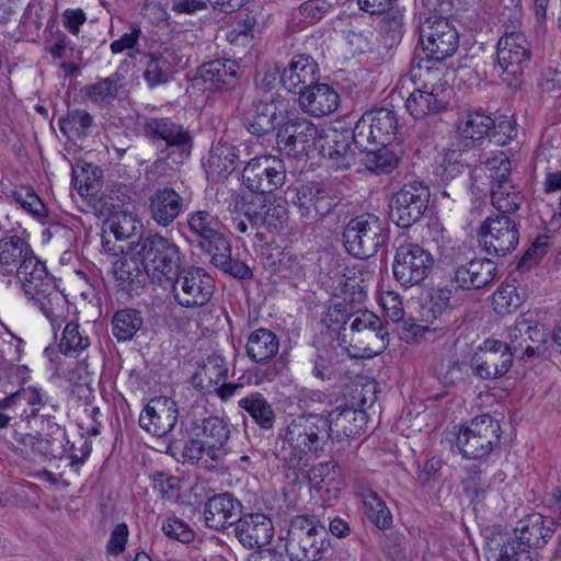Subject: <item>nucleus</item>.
<instances>
[{"label":"nucleus","mask_w":561,"mask_h":561,"mask_svg":"<svg viewBox=\"0 0 561 561\" xmlns=\"http://www.w3.org/2000/svg\"><path fill=\"white\" fill-rule=\"evenodd\" d=\"M500 439V424L490 415H480L459 427L455 444L467 458H482Z\"/></svg>","instance_id":"423d86ee"},{"label":"nucleus","mask_w":561,"mask_h":561,"mask_svg":"<svg viewBox=\"0 0 561 561\" xmlns=\"http://www.w3.org/2000/svg\"><path fill=\"white\" fill-rule=\"evenodd\" d=\"M241 508L240 501L229 493L214 495L204 508L205 523L209 528L225 529L238 519Z\"/></svg>","instance_id":"2f4dec72"},{"label":"nucleus","mask_w":561,"mask_h":561,"mask_svg":"<svg viewBox=\"0 0 561 561\" xmlns=\"http://www.w3.org/2000/svg\"><path fill=\"white\" fill-rule=\"evenodd\" d=\"M530 59V43L527 37L520 32H505L497 42L493 72L507 88L516 90L524 82L525 69Z\"/></svg>","instance_id":"f03ea898"},{"label":"nucleus","mask_w":561,"mask_h":561,"mask_svg":"<svg viewBox=\"0 0 561 561\" xmlns=\"http://www.w3.org/2000/svg\"><path fill=\"white\" fill-rule=\"evenodd\" d=\"M319 68L314 59L305 54L293 57L289 65L283 70L280 83L289 92L298 93L318 81Z\"/></svg>","instance_id":"a878e982"},{"label":"nucleus","mask_w":561,"mask_h":561,"mask_svg":"<svg viewBox=\"0 0 561 561\" xmlns=\"http://www.w3.org/2000/svg\"><path fill=\"white\" fill-rule=\"evenodd\" d=\"M447 105L445 95L431 93L430 91L415 89L405 102L407 110L416 118H423L431 114H436Z\"/></svg>","instance_id":"49530a36"},{"label":"nucleus","mask_w":561,"mask_h":561,"mask_svg":"<svg viewBox=\"0 0 561 561\" xmlns=\"http://www.w3.org/2000/svg\"><path fill=\"white\" fill-rule=\"evenodd\" d=\"M332 128L319 129L312 122L307 118L289 119L283 127L286 140H321L330 138Z\"/></svg>","instance_id":"603ef678"},{"label":"nucleus","mask_w":561,"mask_h":561,"mask_svg":"<svg viewBox=\"0 0 561 561\" xmlns=\"http://www.w3.org/2000/svg\"><path fill=\"white\" fill-rule=\"evenodd\" d=\"M341 300L328 308L325 322L329 327L343 325L352 317V309L365 301L367 291L363 280L342 279L336 288Z\"/></svg>","instance_id":"6ab92c4d"},{"label":"nucleus","mask_w":561,"mask_h":561,"mask_svg":"<svg viewBox=\"0 0 561 561\" xmlns=\"http://www.w3.org/2000/svg\"><path fill=\"white\" fill-rule=\"evenodd\" d=\"M139 311L126 308L117 311L112 319V332L118 341H129L142 327Z\"/></svg>","instance_id":"864d4df0"},{"label":"nucleus","mask_w":561,"mask_h":561,"mask_svg":"<svg viewBox=\"0 0 561 561\" xmlns=\"http://www.w3.org/2000/svg\"><path fill=\"white\" fill-rule=\"evenodd\" d=\"M287 178L286 167L275 156H260L251 159L242 171L244 185L253 192L264 195L280 188Z\"/></svg>","instance_id":"9b49d317"},{"label":"nucleus","mask_w":561,"mask_h":561,"mask_svg":"<svg viewBox=\"0 0 561 561\" xmlns=\"http://www.w3.org/2000/svg\"><path fill=\"white\" fill-rule=\"evenodd\" d=\"M231 248L229 242L227 241V251L219 252L214 251L210 255L211 262L216 265L221 267L224 271L228 272L229 274L233 275L238 278H247L251 276V270L242 262L240 261H233L231 260Z\"/></svg>","instance_id":"774afa93"},{"label":"nucleus","mask_w":561,"mask_h":561,"mask_svg":"<svg viewBox=\"0 0 561 561\" xmlns=\"http://www.w3.org/2000/svg\"><path fill=\"white\" fill-rule=\"evenodd\" d=\"M485 175L491 180L492 186L510 181L511 161L503 151L492 152L484 162Z\"/></svg>","instance_id":"e2e57ef3"},{"label":"nucleus","mask_w":561,"mask_h":561,"mask_svg":"<svg viewBox=\"0 0 561 561\" xmlns=\"http://www.w3.org/2000/svg\"><path fill=\"white\" fill-rule=\"evenodd\" d=\"M298 94L301 110L316 117L334 112L340 101L337 92L327 83L316 82L306 90H299Z\"/></svg>","instance_id":"7c9ffc66"},{"label":"nucleus","mask_w":561,"mask_h":561,"mask_svg":"<svg viewBox=\"0 0 561 561\" xmlns=\"http://www.w3.org/2000/svg\"><path fill=\"white\" fill-rule=\"evenodd\" d=\"M142 228L136 214L115 210L104 222L102 245L105 252L116 256L123 252V245L116 244L130 239Z\"/></svg>","instance_id":"aec40b11"},{"label":"nucleus","mask_w":561,"mask_h":561,"mask_svg":"<svg viewBox=\"0 0 561 561\" xmlns=\"http://www.w3.org/2000/svg\"><path fill=\"white\" fill-rule=\"evenodd\" d=\"M49 402L48 394L42 389L30 386L0 401V410H21L19 415L23 419L35 416Z\"/></svg>","instance_id":"f704fd0d"},{"label":"nucleus","mask_w":561,"mask_h":561,"mask_svg":"<svg viewBox=\"0 0 561 561\" xmlns=\"http://www.w3.org/2000/svg\"><path fill=\"white\" fill-rule=\"evenodd\" d=\"M552 522L539 513L522 518L513 536L528 550L543 547L552 535Z\"/></svg>","instance_id":"473e14b6"},{"label":"nucleus","mask_w":561,"mask_h":561,"mask_svg":"<svg viewBox=\"0 0 561 561\" xmlns=\"http://www.w3.org/2000/svg\"><path fill=\"white\" fill-rule=\"evenodd\" d=\"M459 299L456 297V290L447 285H438L432 289L428 301L423 309L425 316L434 323L440 325V319L459 307Z\"/></svg>","instance_id":"a18cd8bd"},{"label":"nucleus","mask_w":561,"mask_h":561,"mask_svg":"<svg viewBox=\"0 0 561 561\" xmlns=\"http://www.w3.org/2000/svg\"><path fill=\"white\" fill-rule=\"evenodd\" d=\"M238 405L244 410L261 428L270 430L273 427L275 412L262 393L252 392L241 398Z\"/></svg>","instance_id":"de8ad7c7"},{"label":"nucleus","mask_w":561,"mask_h":561,"mask_svg":"<svg viewBox=\"0 0 561 561\" xmlns=\"http://www.w3.org/2000/svg\"><path fill=\"white\" fill-rule=\"evenodd\" d=\"M202 431V439L208 448V454H211V460L221 461L229 453L230 428L228 422L217 416L208 417L204 420Z\"/></svg>","instance_id":"e433bc0d"},{"label":"nucleus","mask_w":561,"mask_h":561,"mask_svg":"<svg viewBox=\"0 0 561 561\" xmlns=\"http://www.w3.org/2000/svg\"><path fill=\"white\" fill-rule=\"evenodd\" d=\"M423 322L417 323L413 320H407L402 323L399 330V336L402 341L408 344H417L428 334L437 333L442 331V327L438 323H434L430 316L423 313Z\"/></svg>","instance_id":"4d7b16f0"},{"label":"nucleus","mask_w":561,"mask_h":561,"mask_svg":"<svg viewBox=\"0 0 561 561\" xmlns=\"http://www.w3.org/2000/svg\"><path fill=\"white\" fill-rule=\"evenodd\" d=\"M433 264L432 254L421 245L415 243L402 244L396 250L392 273L401 286L411 288L427 278Z\"/></svg>","instance_id":"1a4fd4ad"},{"label":"nucleus","mask_w":561,"mask_h":561,"mask_svg":"<svg viewBox=\"0 0 561 561\" xmlns=\"http://www.w3.org/2000/svg\"><path fill=\"white\" fill-rule=\"evenodd\" d=\"M359 142H327L322 145L320 153L334 169H347L355 161L354 148L358 149L359 160L367 169L376 172H389L397 167L402 148L400 142H367L358 147Z\"/></svg>","instance_id":"f257e3e1"},{"label":"nucleus","mask_w":561,"mask_h":561,"mask_svg":"<svg viewBox=\"0 0 561 561\" xmlns=\"http://www.w3.org/2000/svg\"><path fill=\"white\" fill-rule=\"evenodd\" d=\"M279 348L275 333L267 329H256L248 337L247 355L255 363H265L273 358Z\"/></svg>","instance_id":"c03bdc74"},{"label":"nucleus","mask_w":561,"mask_h":561,"mask_svg":"<svg viewBox=\"0 0 561 561\" xmlns=\"http://www.w3.org/2000/svg\"><path fill=\"white\" fill-rule=\"evenodd\" d=\"M90 346L88 335L79 331V325L73 322L66 324L59 342V350L66 356L77 357Z\"/></svg>","instance_id":"13d9d810"},{"label":"nucleus","mask_w":561,"mask_h":561,"mask_svg":"<svg viewBox=\"0 0 561 561\" xmlns=\"http://www.w3.org/2000/svg\"><path fill=\"white\" fill-rule=\"evenodd\" d=\"M488 561H533L531 553L512 534L491 536L485 530Z\"/></svg>","instance_id":"72a5a7b5"},{"label":"nucleus","mask_w":561,"mask_h":561,"mask_svg":"<svg viewBox=\"0 0 561 561\" xmlns=\"http://www.w3.org/2000/svg\"><path fill=\"white\" fill-rule=\"evenodd\" d=\"M102 183V170L92 162L78 160L72 163V185L80 196L87 198L98 193Z\"/></svg>","instance_id":"37998d69"},{"label":"nucleus","mask_w":561,"mask_h":561,"mask_svg":"<svg viewBox=\"0 0 561 561\" xmlns=\"http://www.w3.org/2000/svg\"><path fill=\"white\" fill-rule=\"evenodd\" d=\"M492 204L502 213H515L523 203L520 192L511 183L495 184L491 187Z\"/></svg>","instance_id":"6e6d98bb"},{"label":"nucleus","mask_w":561,"mask_h":561,"mask_svg":"<svg viewBox=\"0 0 561 561\" xmlns=\"http://www.w3.org/2000/svg\"><path fill=\"white\" fill-rule=\"evenodd\" d=\"M32 301L49 321L54 331L59 329L68 318L69 305L65 295L58 289L57 284L41 296H35Z\"/></svg>","instance_id":"4c0bfd02"},{"label":"nucleus","mask_w":561,"mask_h":561,"mask_svg":"<svg viewBox=\"0 0 561 561\" xmlns=\"http://www.w3.org/2000/svg\"><path fill=\"white\" fill-rule=\"evenodd\" d=\"M311 488L318 492L323 503L331 504L340 497L344 488V478L341 469L331 462H321L314 466L309 474Z\"/></svg>","instance_id":"c756f323"},{"label":"nucleus","mask_w":561,"mask_h":561,"mask_svg":"<svg viewBox=\"0 0 561 561\" xmlns=\"http://www.w3.org/2000/svg\"><path fill=\"white\" fill-rule=\"evenodd\" d=\"M28 242L19 236L0 239V272L2 274L18 273L19 265L33 255Z\"/></svg>","instance_id":"ea45409f"},{"label":"nucleus","mask_w":561,"mask_h":561,"mask_svg":"<svg viewBox=\"0 0 561 561\" xmlns=\"http://www.w3.org/2000/svg\"><path fill=\"white\" fill-rule=\"evenodd\" d=\"M495 263L485 257L472 259L455 268L454 282L463 290L479 289L496 276Z\"/></svg>","instance_id":"cd10ccee"},{"label":"nucleus","mask_w":561,"mask_h":561,"mask_svg":"<svg viewBox=\"0 0 561 561\" xmlns=\"http://www.w3.org/2000/svg\"><path fill=\"white\" fill-rule=\"evenodd\" d=\"M59 127L68 139L89 137L94 128L93 117L83 110H73L59 119Z\"/></svg>","instance_id":"3c124183"},{"label":"nucleus","mask_w":561,"mask_h":561,"mask_svg":"<svg viewBox=\"0 0 561 561\" xmlns=\"http://www.w3.org/2000/svg\"><path fill=\"white\" fill-rule=\"evenodd\" d=\"M320 531H324V526L314 518L304 515L293 518L285 537V548L290 559L308 561Z\"/></svg>","instance_id":"f3484780"},{"label":"nucleus","mask_w":561,"mask_h":561,"mask_svg":"<svg viewBox=\"0 0 561 561\" xmlns=\"http://www.w3.org/2000/svg\"><path fill=\"white\" fill-rule=\"evenodd\" d=\"M425 239L436 244L439 255L444 260H453L455 255V247L451 244V238L446 229L438 221H434L427 226Z\"/></svg>","instance_id":"0e129e2a"},{"label":"nucleus","mask_w":561,"mask_h":561,"mask_svg":"<svg viewBox=\"0 0 561 561\" xmlns=\"http://www.w3.org/2000/svg\"><path fill=\"white\" fill-rule=\"evenodd\" d=\"M142 270L152 278H171L180 268L182 256L179 247L160 234L141 239L135 247Z\"/></svg>","instance_id":"20e7f679"},{"label":"nucleus","mask_w":561,"mask_h":561,"mask_svg":"<svg viewBox=\"0 0 561 561\" xmlns=\"http://www.w3.org/2000/svg\"><path fill=\"white\" fill-rule=\"evenodd\" d=\"M175 300L183 307L193 308L206 305L214 294V280L199 267L181 272L174 285Z\"/></svg>","instance_id":"2eb2a0df"},{"label":"nucleus","mask_w":561,"mask_h":561,"mask_svg":"<svg viewBox=\"0 0 561 561\" xmlns=\"http://www.w3.org/2000/svg\"><path fill=\"white\" fill-rule=\"evenodd\" d=\"M430 190L421 182L404 184L393 196L390 204V219L401 228L417 222L427 209Z\"/></svg>","instance_id":"9d476101"},{"label":"nucleus","mask_w":561,"mask_h":561,"mask_svg":"<svg viewBox=\"0 0 561 561\" xmlns=\"http://www.w3.org/2000/svg\"><path fill=\"white\" fill-rule=\"evenodd\" d=\"M457 131L462 140H483L486 137L514 140L518 137V125L507 117L496 123L483 113L468 112L459 118Z\"/></svg>","instance_id":"f8f14e48"},{"label":"nucleus","mask_w":561,"mask_h":561,"mask_svg":"<svg viewBox=\"0 0 561 561\" xmlns=\"http://www.w3.org/2000/svg\"><path fill=\"white\" fill-rule=\"evenodd\" d=\"M399 133L398 119L394 112L380 108L365 114L352 130V140H380L383 137L396 136Z\"/></svg>","instance_id":"b1692460"},{"label":"nucleus","mask_w":561,"mask_h":561,"mask_svg":"<svg viewBox=\"0 0 561 561\" xmlns=\"http://www.w3.org/2000/svg\"><path fill=\"white\" fill-rule=\"evenodd\" d=\"M241 73L240 65L231 59H214L198 67L199 78L206 88L215 91L234 89Z\"/></svg>","instance_id":"4be33fe9"},{"label":"nucleus","mask_w":561,"mask_h":561,"mask_svg":"<svg viewBox=\"0 0 561 561\" xmlns=\"http://www.w3.org/2000/svg\"><path fill=\"white\" fill-rule=\"evenodd\" d=\"M168 53H149L148 62L144 72V78L149 87L153 88L167 83L173 73L172 62Z\"/></svg>","instance_id":"8fccbe9b"},{"label":"nucleus","mask_w":561,"mask_h":561,"mask_svg":"<svg viewBox=\"0 0 561 561\" xmlns=\"http://www.w3.org/2000/svg\"><path fill=\"white\" fill-rule=\"evenodd\" d=\"M187 225L191 231L201 241V247L211 254L214 251L226 252L227 239L221 232V224L217 217L207 210H198L187 216Z\"/></svg>","instance_id":"412c9836"},{"label":"nucleus","mask_w":561,"mask_h":561,"mask_svg":"<svg viewBox=\"0 0 561 561\" xmlns=\"http://www.w3.org/2000/svg\"><path fill=\"white\" fill-rule=\"evenodd\" d=\"M240 150L233 142H211L208 156L203 160L207 174L221 176L234 169Z\"/></svg>","instance_id":"58836bf2"},{"label":"nucleus","mask_w":561,"mask_h":561,"mask_svg":"<svg viewBox=\"0 0 561 561\" xmlns=\"http://www.w3.org/2000/svg\"><path fill=\"white\" fill-rule=\"evenodd\" d=\"M236 536L247 548L262 547L272 540L274 527L270 517L261 513L247 514L238 519Z\"/></svg>","instance_id":"393cba45"},{"label":"nucleus","mask_w":561,"mask_h":561,"mask_svg":"<svg viewBox=\"0 0 561 561\" xmlns=\"http://www.w3.org/2000/svg\"><path fill=\"white\" fill-rule=\"evenodd\" d=\"M87 95L95 103L111 104L117 96V80L114 77L100 79L85 87Z\"/></svg>","instance_id":"69168bd1"},{"label":"nucleus","mask_w":561,"mask_h":561,"mask_svg":"<svg viewBox=\"0 0 561 561\" xmlns=\"http://www.w3.org/2000/svg\"><path fill=\"white\" fill-rule=\"evenodd\" d=\"M352 316H354V319L352 320L350 327L352 333L366 332L376 342H380L377 348H374V346H371V343L369 342L368 346H365L363 350H358L352 353L354 357L370 358L387 347L388 332L382 327V323L378 316L368 310L357 311L355 313L352 312Z\"/></svg>","instance_id":"c85d7f7f"},{"label":"nucleus","mask_w":561,"mask_h":561,"mask_svg":"<svg viewBox=\"0 0 561 561\" xmlns=\"http://www.w3.org/2000/svg\"><path fill=\"white\" fill-rule=\"evenodd\" d=\"M513 364V356L508 345L500 340H484L471 358L473 374L485 380L503 377Z\"/></svg>","instance_id":"ddd939ff"},{"label":"nucleus","mask_w":561,"mask_h":561,"mask_svg":"<svg viewBox=\"0 0 561 561\" xmlns=\"http://www.w3.org/2000/svg\"><path fill=\"white\" fill-rule=\"evenodd\" d=\"M362 497L370 522L378 528H388L392 523V516L386 503L373 491L364 492Z\"/></svg>","instance_id":"052dcab7"},{"label":"nucleus","mask_w":561,"mask_h":561,"mask_svg":"<svg viewBox=\"0 0 561 561\" xmlns=\"http://www.w3.org/2000/svg\"><path fill=\"white\" fill-rule=\"evenodd\" d=\"M515 222L503 215L488 217L478 230V241L488 254L505 255L518 244Z\"/></svg>","instance_id":"4468645a"},{"label":"nucleus","mask_w":561,"mask_h":561,"mask_svg":"<svg viewBox=\"0 0 561 561\" xmlns=\"http://www.w3.org/2000/svg\"><path fill=\"white\" fill-rule=\"evenodd\" d=\"M130 250L129 254L123 249L122 256L112 261V274L121 283L133 282L142 268L138 255L135 254V248Z\"/></svg>","instance_id":"680f3d73"},{"label":"nucleus","mask_w":561,"mask_h":561,"mask_svg":"<svg viewBox=\"0 0 561 561\" xmlns=\"http://www.w3.org/2000/svg\"><path fill=\"white\" fill-rule=\"evenodd\" d=\"M15 275L25 296L31 300H34L35 296H41L56 284L54 277L49 275L45 263L39 261L34 254L26 261H23L22 265H19Z\"/></svg>","instance_id":"bb28decb"},{"label":"nucleus","mask_w":561,"mask_h":561,"mask_svg":"<svg viewBox=\"0 0 561 561\" xmlns=\"http://www.w3.org/2000/svg\"><path fill=\"white\" fill-rule=\"evenodd\" d=\"M183 199L173 188L157 190L149 199L152 220L161 227H168L182 211Z\"/></svg>","instance_id":"c9c22d12"},{"label":"nucleus","mask_w":561,"mask_h":561,"mask_svg":"<svg viewBox=\"0 0 561 561\" xmlns=\"http://www.w3.org/2000/svg\"><path fill=\"white\" fill-rule=\"evenodd\" d=\"M378 304L385 314L393 322H399L403 319L404 309L400 295L390 289L381 287L377 297Z\"/></svg>","instance_id":"338daca9"},{"label":"nucleus","mask_w":561,"mask_h":561,"mask_svg":"<svg viewBox=\"0 0 561 561\" xmlns=\"http://www.w3.org/2000/svg\"><path fill=\"white\" fill-rule=\"evenodd\" d=\"M331 435L329 420L322 414L293 416L285 428L283 449H288L290 458H301L316 451Z\"/></svg>","instance_id":"7ed1b4c3"},{"label":"nucleus","mask_w":561,"mask_h":561,"mask_svg":"<svg viewBox=\"0 0 561 561\" xmlns=\"http://www.w3.org/2000/svg\"><path fill=\"white\" fill-rule=\"evenodd\" d=\"M526 299L525 291H520L514 284H502L492 297L493 310L497 314L515 312Z\"/></svg>","instance_id":"5fc2aeb1"},{"label":"nucleus","mask_w":561,"mask_h":561,"mask_svg":"<svg viewBox=\"0 0 561 561\" xmlns=\"http://www.w3.org/2000/svg\"><path fill=\"white\" fill-rule=\"evenodd\" d=\"M420 41L426 57L435 62L454 56L459 47V35L443 16L430 15L420 24Z\"/></svg>","instance_id":"0eeeda50"},{"label":"nucleus","mask_w":561,"mask_h":561,"mask_svg":"<svg viewBox=\"0 0 561 561\" xmlns=\"http://www.w3.org/2000/svg\"><path fill=\"white\" fill-rule=\"evenodd\" d=\"M325 417L331 425V432L335 427L336 433L343 434L346 437L358 436L365 431V413L352 407H339Z\"/></svg>","instance_id":"79ce46f5"},{"label":"nucleus","mask_w":561,"mask_h":561,"mask_svg":"<svg viewBox=\"0 0 561 561\" xmlns=\"http://www.w3.org/2000/svg\"><path fill=\"white\" fill-rule=\"evenodd\" d=\"M410 72L411 78L421 83L419 89L445 95L446 81L443 80L444 69L440 67V62L428 58L420 59L417 62L413 61Z\"/></svg>","instance_id":"a19ab883"},{"label":"nucleus","mask_w":561,"mask_h":561,"mask_svg":"<svg viewBox=\"0 0 561 561\" xmlns=\"http://www.w3.org/2000/svg\"><path fill=\"white\" fill-rule=\"evenodd\" d=\"M231 206L234 213L247 217L253 226L270 232L284 230L288 222L287 207L265 195L252 193L236 195Z\"/></svg>","instance_id":"39448f33"},{"label":"nucleus","mask_w":561,"mask_h":561,"mask_svg":"<svg viewBox=\"0 0 561 561\" xmlns=\"http://www.w3.org/2000/svg\"><path fill=\"white\" fill-rule=\"evenodd\" d=\"M382 227L375 215L365 214L350 220L343 232L345 250L357 259L374 255L382 240Z\"/></svg>","instance_id":"6e6552de"},{"label":"nucleus","mask_w":561,"mask_h":561,"mask_svg":"<svg viewBox=\"0 0 561 561\" xmlns=\"http://www.w3.org/2000/svg\"><path fill=\"white\" fill-rule=\"evenodd\" d=\"M144 131L147 137L159 140H191L188 133L168 117L146 119Z\"/></svg>","instance_id":"09e8293b"},{"label":"nucleus","mask_w":561,"mask_h":561,"mask_svg":"<svg viewBox=\"0 0 561 561\" xmlns=\"http://www.w3.org/2000/svg\"><path fill=\"white\" fill-rule=\"evenodd\" d=\"M469 142H451L446 150L442 161V176L445 180H451L460 174L467 163L463 154L468 151Z\"/></svg>","instance_id":"bf43d9fd"},{"label":"nucleus","mask_w":561,"mask_h":561,"mask_svg":"<svg viewBox=\"0 0 561 561\" xmlns=\"http://www.w3.org/2000/svg\"><path fill=\"white\" fill-rule=\"evenodd\" d=\"M545 341V333L542 327L537 322L526 319L525 317L518 318L513 328L508 332V347L511 348L512 356H535L540 348V344Z\"/></svg>","instance_id":"5701e85b"},{"label":"nucleus","mask_w":561,"mask_h":561,"mask_svg":"<svg viewBox=\"0 0 561 561\" xmlns=\"http://www.w3.org/2000/svg\"><path fill=\"white\" fill-rule=\"evenodd\" d=\"M179 411L174 400L168 397H156L142 409L139 425L147 433L162 437L169 434L178 422Z\"/></svg>","instance_id":"a211bd4d"},{"label":"nucleus","mask_w":561,"mask_h":561,"mask_svg":"<svg viewBox=\"0 0 561 561\" xmlns=\"http://www.w3.org/2000/svg\"><path fill=\"white\" fill-rule=\"evenodd\" d=\"M294 192L291 203L299 217L305 220L317 221L336 205L335 198L329 194L323 184L316 181L299 183L294 187Z\"/></svg>","instance_id":"dca6fc26"}]
</instances>
